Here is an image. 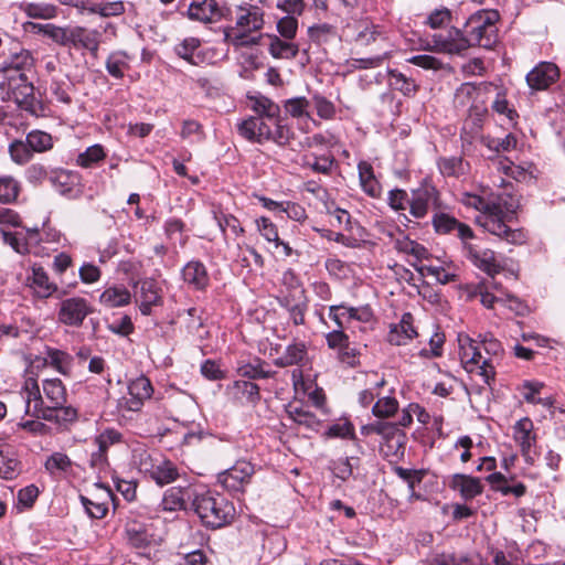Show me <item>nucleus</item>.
<instances>
[{
  "label": "nucleus",
  "instance_id": "nucleus-1",
  "mask_svg": "<svg viewBox=\"0 0 565 565\" xmlns=\"http://www.w3.org/2000/svg\"><path fill=\"white\" fill-rule=\"evenodd\" d=\"M264 11L254 4L239 6L235 10V26L224 31L225 42L235 49L259 44L264 26Z\"/></svg>",
  "mask_w": 565,
  "mask_h": 565
},
{
  "label": "nucleus",
  "instance_id": "nucleus-2",
  "mask_svg": "<svg viewBox=\"0 0 565 565\" xmlns=\"http://www.w3.org/2000/svg\"><path fill=\"white\" fill-rule=\"evenodd\" d=\"M192 508L206 526L217 529L228 523L234 516V507L222 494L214 491L194 493Z\"/></svg>",
  "mask_w": 565,
  "mask_h": 565
},
{
  "label": "nucleus",
  "instance_id": "nucleus-3",
  "mask_svg": "<svg viewBox=\"0 0 565 565\" xmlns=\"http://www.w3.org/2000/svg\"><path fill=\"white\" fill-rule=\"evenodd\" d=\"M499 19L497 11H479L472 14L465 23V42L459 47L481 46L491 49L497 43Z\"/></svg>",
  "mask_w": 565,
  "mask_h": 565
},
{
  "label": "nucleus",
  "instance_id": "nucleus-4",
  "mask_svg": "<svg viewBox=\"0 0 565 565\" xmlns=\"http://www.w3.org/2000/svg\"><path fill=\"white\" fill-rule=\"evenodd\" d=\"M33 77L34 73L4 71L0 81V89L9 100H13L20 108L32 110L36 102Z\"/></svg>",
  "mask_w": 565,
  "mask_h": 565
},
{
  "label": "nucleus",
  "instance_id": "nucleus-5",
  "mask_svg": "<svg viewBox=\"0 0 565 565\" xmlns=\"http://www.w3.org/2000/svg\"><path fill=\"white\" fill-rule=\"evenodd\" d=\"M460 343V361L466 371L472 373L478 372L484 377L486 382L494 377V366L492 359H487L482 355L480 347L477 342L466 337L463 340L459 339Z\"/></svg>",
  "mask_w": 565,
  "mask_h": 565
},
{
  "label": "nucleus",
  "instance_id": "nucleus-6",
  "mask_svg": "<svg viewBox=\"0 0 565 565\" xmlns=\"http://www.w3.org/2000/svg\"><path fill=\"white\" fill-rule=\"evenodd\" d=\"M503 211L500 205L488 214L480 215L477 222L489 233L511 244H522L525 236L521 230H512L502 221Z\"/></svg>",
  "mask_w": 565,
  "mask_h": 565
},
{
  "label": "nucleus",
  "instance_id": "nucleus-7",
  "mask_svg": "<svg viewBox=\"0 0 565 565\" xmlns=\"http://www.w3.org/2000/svg\"><path fill=\"white\" fill-rule=\"evenodd\" d=\"M441 207L440 194L431 183L424 182L411 193L409 214L415 218H424L430 209Z\"/></svg>",
  "mask_w": 565,
  "mask_h": 565
},
{
  "label": "nucleus",
  "instance_id": "nucleus-8",
  "mask_svg": "<svg viewBox=\"0 0 565 565\" xmlns=\"http://www.w3.org/2000/svg\"><path fill=\"white\" fill-rule=\"evenodd\" d=\"M92 312L93 308L85 298L71 297L60 303L57 318L65 326L79 327Z\"/></svg>",
  "mask_w": 565,
  "mask_h": 565
},
{
  "label": "nucleus",
  "instance_id": "nucleus-9",
  "mask_svg": "<svg viewBox=\"0 0 565 565\" xmlns=\"http://www.w3.org/2000/svg\"><path fill=\"white\" fill-rule=\"evenodd\" d=\"M152 393L153 388L150 380L141 375L129 383V397H121L118 407L124 411L138 412L141 409L143 402L151 397Z\"/></svg>",
  "mask_w": 565,
  "mask_h": 565
},
{
  "label": "nucleus",
  "instance_id": "nucleus-10",
  "mask_svg": "<svg viewBox=\"0 0 565 565\" xmlns=\"http://www.w3.org/2000/svg\"><path fill=\"white\" fill-rule=\"evenodd\" d=\"M255 472L254 466L246 460H238L233 467L217 476L218 482L228 491H241L249 483Z\"/></svg>",
  "mask_w": 565,
  "mask_h": 565
},
{
  "label": "nucleus",
  "instance_id": "nucleus-11",
  "mask_svg": "<svg viewBox=\"0 0 565 565\" xmlns=\"http://www.w3.org/2000/svg\"><path fill=\"white\" fill-rule=\"evenodd\" d=\"M463 249L471 263L487 275L494 277L503 269L492 249L481 248L468 241L465 242Z\"/></svg>",
  "mask_w": 565,
  "mask_h": 565
},
{
  "label": "nucleus",
  "instance_id": "nucleus-12",
  "mask_svg": "<svg viewBox=\"0 0 565 565\" xmlns=\"http://www.w3.org/2000/svg\"><path fill=\"white\" fill-rule=\"evenodd\" d=\"M513 439L519 445L525 462L533 465L532 448L536 445L533 422L529 417L519 419L513 426Z\"/></svg>",
  "mask_w": 565,
  "mask_h": 565
},
{
  "label": "nucleus",
  "instance_id": "nucleus-13",
  "mask_svg": "<svg viewBox=\"0 0 565 565\" xmlns=\"http://www.w3.org/2000/svg\"><path fill=\"white\" fill-rule=\"evenodd\" d=\"M431 223L434 230L438 234L456 233V235L461 239L462 245L466 241L472 239L475 236L469 225L459 222L454 216L444 212H436L433 216Z\"/></svg>",
  "mask_w": 565,
  "mask_h": 565
},
{
  "label": "nucleus",
  "instance_id": "nucleus-14",
  "mask_svg": "<svg viewBox=\"0 0 565 565\" xmlns=\"http://www.w3.org/2000/svg\"><path fill=\"white\" fill-rule=\"evenodd\" d=\"M559 77V70L554 63L542 62L526 75V83L533 90L547 89Z\"/></svg>",
  "mask_w": 565,
  "mask_h": 565
},
{
  "label": "nucleus",
  "instance_id": "nucleus-15",
  "mask_svg": "<svg viewBox=\"0 0 565 565\" xmlns=\"http://www.w3.org/2000/svg\"><path fill=\"white\" fill-rule=\"evenodd\" d=\"M273 122L263 117H249L238 125L239 134L250 141L264 142L270 139Z\"/></svg>",
  "mask_w": 565,
  "mask_h": 565
},
{
  "label": "nucleus",
  "instance_id": "nucleus-16",
  "mask_svg": "<svg viewBox=\"0 0 565 565\" xmlns=\"http://www.w3.org/2000/svg\"><path fill=\"white\" fill-rule=\"evenodd\" d=\"M188 15L191 20L212 23L223 18L224 13L216 0H192L188 9Z\"/></svg>",
  "mask_w": 565,
  "mask_h": 565
},
{
  "label": "nucleus",
  "instance_id": "nucleus-17",
  "mask_svg": "<svg viewBox=\"0 0 565 565\" xmlns=\"http://www.w3.org/2000/svg\"><path fill=\"white\" fill-rule=\"evenodd\" d=\"M226 394L239 404L255 405L260 399L258 385L246 380L233 382L226 387Z\"/></svg>",
  "mask_w": 565,
  "mask_h": 565
},
{
  "label": "nucleus",
  "instance_id": "nucleus-18",
  "mask_svg": "<svg viewBox=\"0 0 565 565\" xmlns=\"http://www.w3.org/2000/svg\"><path fill=\"white\" fill-rule=\"evenodd\" d=\"M416 337L414 317L412 313L406 312L402 316L399 323L391 327L387 341L393 345H405Z\"/></svg>",
  "mask_w": 565,
  "mask_h": 565
},
{
  "label": "nucleus",
  "instance_id": "nucleus-19",
  "mask_svg": "<svg viewBox=\"0 0 565 565\" xmlns=\"http://www.w3.org/2000/svg\"><path fill=\"white\" fill-rule=\"evenodd\" d=\"M49 180L62 195L73 198L77 194L78 175L67 170L56 169L50 172Z\"/></svg>",
  "mask_w": 565,
  "mask_h": 565
},
{
  "label": "nucleus",
  "instance_id": "nucleus-20",
  "mask_svg": "<svg viewBox=\"0 0 565 565\" xmlns=\"http://www.w3.org/2000/svg\"><path fill=\"white\" fill-rule=\"evenodd\" d=\"M465 26L462 29L451 28L447 36L441 34L433 35L435 51L445 53H460L468 47H459L465 42Z\"/></svg>",
  "mask_w": 565,
  "mask_h": 565
},
{
  "label": "nucleus",
  "instance_id": "nucleus-21",
  "mask_svg": "<svg viewBox=\"0 0 565 565\" xmlns=\"http://www.w3.org/2000/svg\"><path fill=\"white\" fill-rule=\"evenodd\" d=\"M450 486L454 490L459 491L465 500L473 499L483 491V486L479 478L462 473L455 475Z\"/></svg>",
  "mask_w": 565,
  "mask_h": 565
},
{
  "label": "nucleus",
  "instance_id": "nucleus-22",
  "mask_svg": "<svg viewBox=\"0 0 565 565\" xmlns=\"http://www.w3.org/2000/svg\"><path fill=\"white\" fill-rule=\"evenodd\" d=\"M102 493L95 499L81 495V502L83 503L86 512L93 519H103L108 512L109 500L113 499V492L110 489L100 486Z\"/></svg>",
  "mask_w": 565,
  "mask_h": 565
},
{
  "label": "nucleus",
  "instance_id": "nucleus-23",
  "mask_svg": "<svg viewBox=\"0 0 565 565\" xmlns=\"http://www.w3.org/2000/svg\"><path fill=\"white\" fill-rule=\"evenodd\" d=\"M46 408H57L66 404L67 394L63 382L60 379H46L42 383Z\"/></svg>",
  "mask_w": 565,
  "mask_h": 565
},
{
  "label": "nucleus",
  "instance_id": "nucleus-24",
  "mask_svg": "<svg viewBox=\"0 0 565 565\" xmlns=\"http://www.w3.org/2000/svg\"><path fill=\"white\" fill-rule=\"evenodd\" d=\"M83 47L96 54L98 51V32L82 26H73L70 32V46Z\"/></svg>",
  "mask_w": 565,
  "mask_h": 565
},
{
  "label": "nucleus",
  "instance_id": "nucleus-25",
  "mask_svg": "<svg viewBox=\"0 0 565 565\" xmlns=\"http://www.w3.org/2000/svg\"><path fill=\"white\" fill-rule=\"evenodd\" d=\"M184 282L194 289L202 290L209 285V275L205 266L199 260L189 262L182 269Z\"/></svg>",
  "mask_w": 565,
  "mask_h": 565
},
{
  "label": "nucleus",
  "instance_id": "nucleus-26",
  "mask_svg": "<svg viewBox=\"0 0 565 565\" xmlns=\"http://www.w3.org/2000/svg\"><path fill=\"white\" fill-rule=\"evenodd\" d=\"M25 403V414L38 419L51 418V411L45 406L40 388L21 393Z\"/></svg>",
  "mask_w": 565,
  "mask_h": 565
},
{
  "label": "nucleus",
  "instance_id": "nucleus-27",
  "mask_svg": "<svg viewBox=\"0 0 565 565\" xmlns=\"http://www.w3.org/2000/svg\"><path fill=\"white\" fill-rule=\"evenodd\" d=\"M21 471L20 462L9 445H0V477L12 480Z\"/></svg>",
  "mask_w": 565,
  "mask_h": 565
},
{
  "label": "nucleus",
  "instance_id": "nucleus-28",
  "mask_svg": "<svg viewBox=\"0 0 565 565\" xmlns=\"http://www.w3.org/2000/svg\"><path fill=\"white\" fill-rule=\"evenodd\" d=\"M190 489L172 487L164 492L162 508L166 511H178L185 508L186 500L193 498Z\"/></svg>",
  "mask_w": 565,
  "mask_h": 565
},
{
  "label": "nucleus",
  "instance_id": "nucleus-29",
  "mask_svg": "<svg viewBox=\"0 0 565 565\" xmlns=\"http://www.w3.org/2000/svg\"><path fill=\"white\" fill-rule=\"evenodd\" d=\"M179 472L177 466L166 459L164 457L157 456V466L151 475V479L159 486H166L177 480Z\"/></svg>",
  "mask_w": 565,
  "mask_h": 565
},
{
  "label": "nucleus",
  "instance_id": "nucleus-30",
  "mask_svg": "<svg viewBox=\"0 0 565 565\" xmlns=\"http://www.w3.org/2000/svg\"><path fill=\"white\" fill-rule=\"evenodd\" d=\"M387 73L388 85L392 89L398 90L407 97L414 96L418 92L419 86L412 77L406 76L404 73L397 70H388Z\"/></svg>",
  "mask_w": 565,
  "mask_h": 565
},
{
  "label": "nucleus",
  "instance_id": "nucleus-31",
  "mask_svg": "<svg viewBox=\"0 0 565 565\" xmlns=\"http://www.w3.org/2000/svg\"><path fill=\"white\" fill-rule=\"evenodd\" d=\"M129 544L136 548H146L154 541V535L140 523H131L126 529Z\"/></svg>",
  "mask_w": 565,
  "mask_h": 565
},
{
  "label": "nucleus",
  "instance_id": "nucleus-32",
  "mask_svg": "<svg viewBox=\"0 0 565 565\" xmlns=\"http://www.w3.org/2000/svg\"><path fill=\"white\" fill-rule=\"evenodd\" d=\"M31 287L41 298H47L57 290L56 285L50 281L46 271L35 265L32 267Z\"/></svg>",
  "mask_w": 565,
  "mask_h": 565
},
{
  "label": "nucleus",
  "instance_id": "nucleus-33",
  "mask_svg": "<svg viewBox=\"0 0 565 565\" xmlns=\"http://www.w3.org/2000/svg\"><path fill=\"white\" fill-rule=\"evenodd\" d=\"M73 358L65 351L47 348L44 364L51 365L62 375H70Z\"/></svg>",
  "mask_w": 565,
  "mask_h": 565
},
{
  "label": "nucleus",
  "instance_id": "nucleus-34",
  "mask_svg": "<svg viewBox=\"0 0 565 565\" xmlns=\"http://www.w3.org/2000/svg\"><path fill=\"white\" fill-rule=\"evenodd\" d=\"M44 467L52 477L61 478L72 470L73 462L66 454L56 451L46 458Z\"/></svg>",
  "mask_w": 565,
  "mask_h": 565
},
{
  "label": "nucleus",
  "instance_id": "nucleus-35",
  "mask_svg": "<svg viewBox=\"0 0 565 565\" xmlns=\"http://www.w3.org/2000/svg\"><path fill=\"white\" fill-rule=\"evenodd\" d=\"M160 295L157 284L152 279H147L140 284V310L143 315H149L151 307L160 302Z\"/></svg>",
  "mask_w": 565,
  "mask_h": 565
},
{
  "label": "nucleus",
  "instance_id": "nucleus-36",
  "mask_svg": "<svg viewBox=\"0 0 565 565\" xmlns=\"http://www.w3.org/2000/svg\"><path fill=\"white\" fill-rule=\"evenodd\" d=\"M358 168L360 182L364 192L372 198L380 196L381 186L374 177L372 166L365 161H362L359 163Z\"/></svg>",
  "mask_w": 565,
  "mask_h": 565
},
{
  "label": "nucleus",
  "instance_id": "nucleus-37",
  "mask_svg": "<svg viewBox=\"0 0 565 565\" xmlns=\"http://www.w3.org/2000/svg\"><path fill=\"white\" fill-rule=\"evenodd\" d=\"M268 51L275 58L291 60L298 55L299 47L292 42L282 41L277 35H273L270 36Z\"/></svg>",
  "mask_w": 565,
  "mask_h": 565
},
{
  "label": "nucleus",
  "instance_id": "nucleus-38",
  "mask_svg": "<svg viewBox=\"0 0 565 565\" xmlns=\"http://www.w3.org/2000/svg\"><path fill=\"white\" fill-rule=\"evenodd\" d=\"M363 435L377 434L383 441L395 438L397 435H406L397 425L387 422H374L362 427Z\"/></svg>",
  "mask_w": 565,
  "mask_h": 565
},
{
  "label": "nucleus",
  "instance_id": "nucleus-39",
  "mask_svg": "<svg viewBox=\"0 0 565 565\" xmlns=\"http://www.w3.org/2000/svg\"><path fill=\"white\" fill-rule=\"evenodd\" d=\"M99 301L107 308L126 306L130 302V292L124 287H109L100 295Z\"/></svg>",
  "mask_w": 565,
  "mask_h": 565
},
{
  "label": "nucleus",
  "instance_id": "nucleus-40",
  "mask_svg": "<svg viewBox=\"0 0 565 565\" xmlns=\"http://www.w3.org/2000/svg\"><path fill=\"white\" fill-rule=\"evenodd\" d=\"M385 41V38L377 25L363 23L354 38L358 46H369Z\"/></svg>",
  "mask_w": 565,
  "mask_h": 565
},
{
  "label": "nucleus",
  "instance_id": "nucleus-41",
  "mask_svg": "<svg viewBox=\"0 0 565 565\" xmlns=\"http://www.w3.org/2000/svg\"><path fill=\"white\" fill-rule=\"evenodd\" d=\"M21 192V183L12 175L0 177V203L12 204L17 202Z\"/></svg>",
  "mask_w": 565,
  "mask_h": 565
},
{
  "label": "nucleus",
  "instance_id": "nucleus-42",
  "mask_svg": "<svg viewBox=\"0 0 565 565\" xmlns=\"http://www.w3.org/2000/svg\"><path fill=\"white\" fill-rule=\"evenodd\" d=\"M252 109L257 114L256 117L266 118L273 121L280 116V107L265 96H258L250 99Z\"/></svg>",
  "mask_w": 565,
  "mask_h": 565
},
{
  "label": "nucleus",
  "instance_id": "nucleus-43",
  "mask_svg": "<svg viewBox=\"0 0 565 565\" xmlns=\"http://www.w3.org/2000/svg\"><path fill=\"white\" fill-rule=\"evenodd\" d=\"M11 160L19 164L24 166L33 158V151L29 147L28 139H13L8 147Z\"/></svg>",
  "mask_w": 565,
  "mask_h": 565
},
{
  "label": "nucleus",
  "instance_id": "nucleus-44",
  "mask_svg": "<svg viewBox=\"0 0 565 565\" xmlns=\"http://www.w3.org/2000/svg\"><path fill=\"white\" fill-rule=\"evenodd\" d=\"M29 147L33 153H43L51 150L54 146L53 137L43 130L34 129L26 134Z\"/></svg>",
  "mask_w": 565,
  "mask_h": 565
},
{
  "label": "nucleus",
  "instance_id": "nucleus-45",
  "mask_svg": "<svg viewBox=\"0 0 565 565\" xmlns=\"http://www.w3.org/2000/svg\"><path fill=\"white\" fill-rule=\"evenodd\" d=\"M20 71V73H34L33 57L28 51H21L15 54L10 63H3L0 65L1 75H4V71Z\"/></svg>",
  "mask_w": 565,
  "mask_h": 565
},
{
  "label": "nucleus",
  "instance_id": "nucleus-46",
  "mask_svg": "<svg viewBox=\"0 0 565 565\" xmlns=\"http://www.w3.org/2000/svg\"><path fill=\"white\" fill-rule=\"evenodd\" d=\"M20 71V73H34L33 57L28 51H21L15 54L10 63H3L0 65L1 75H4V71Z\"/></svg>",
  "mask_w": 565,
  "mask_h": 565
},
{
  "label": "nucleus",
  "instance_id": "nucleus-47",
  "mask_svg": "<svg viewBox=\"0 0 565 565\" xmlns=\"http://www.w3.org/2000/svg\"><path fill=\"white\" fill-rule=\"evenodd\" d=\"M306 355V347L303 343H295L287 347L282 356L274 361L275 365L285 367L300 363Z\"/></svg>",
  "mask_w": 565,
  "mask_h": 565
},
{
  "label": "nucleus",
  "instance_id": "nucleus-48",
  "mask_svg": "<svg viewBox=\"0 0 565 565\" xmlns=\"http://www.w3.org/2000/svg\"><path fill=\"white\" fill-rule=\"evenodd\" d=\"M308 35L312 42L323 44L337 38L338 32L334 25L318 23L308 29Z\"/></svg>",
  "mask_w": 565,
  "mask_h": 565
},
{
  "label": "nucleus",
  "instance_id": "nucleus-49",
  "mask_svg": "<svg viewBox=\"0 0 565 565\" xmlns=\"http://www.w3.org/2000/svg\"><path fill=\"white\" fill-rule=\"evenodd\" d=\"M406 435H397L395 438L381 444V452L386 458L399 459L404 456Z\"/></svg>",
  "mask_w": 565,
  "mask_h": 565
},
{
  "label": "nucleus",
  "instance_id": "nucleus-50",
  "mask_svg": "<svg viewBox=\"0 0 565 565\" xmlns=\"http://www.w3.org/2000/svg\"><path fill=\"white\" fill-rule=\"evenodd\" d=\"M288 414L295 423L306 426L307 428L315 430L320 426V420L316 415L303 407L290 406Z\"/></svg>",
  "mask_w": 565,
  "mask_h": 565
},
{
  "label": "nucleus",
  "instance_id": "nucleus-51",
  "mask_svg": "<svg viewBox=\"0 0 565 565\" xmlns=\"http://www.w3.org/2000/svg\"><path fill=\"white\" fill-rule=\"evenodd\" d=\"M266 362L256 360L255 363H245L238 367V373L243 377L250 380L255 379H269L274 372L265 369Z\"/></svg>",
  "mask_w": 565,
  "mask_h": 565
},
{
  "label": "nucleus",
  "instance_id": "nucleus-52",
  "mask_svg": "<svg viewBox=\"0 0 565 565\" xmlns=\"http://www.w3.org/2000/svg\"><path fill=\"white\" fill-rule=\"evenodd\" d=\"M395 248L401 253L414 256L416 260H422L428 256V250L423 245L408 237L396 239Z\"/></svg>",
  "mask_w": 565,
  "mask_h": 565
},
{
  "label": "nucleus",
  "instance_id": "nucleus-53",
  "mask_svg": "<svg viewBox=\"0 0 565 565\" xmlns=\"http://www.w3.org/2000/svg\"><path fill=\"white\" fill-rule=\"evenodd\" d=\"M23 11L33 19H52L56 17L57 8L49 3H25Z\"/></svg>",
  "mask_w": 565,
  "mask_h": 565
},
{
  "label": "nucleus",
  "instance_id": "nucleus-54",
  "mask_svg": "<svg viewBox=\"0 0 565 565\" xmlns=\"http://www.w3.org/2000/svg\"><path fill=\"white\" fill-rule=\"evenodd\" d=\"M273 122V128L270 132V139L279 146H286L294 137V132L290 127L284 124L280 116L276 118Z\"/></svg>",
  "mask_w": 565,
  "mask_h": 565
},
{
  "label": "nucleus",
  "instance_id": "nucleus-55",
  "mask_svg": "<svg viewBox=\"0 0 565 565\" xmlns=\"http://www.w3.org/2000/svg\"><path fill=\"white\" fill-rule=\"evenodd\" d=\"M481 143L495 152L511 151L516 147V139L512 134H508L503 139L482 137Z\"/></svg>",
  "mask_w": 565,
  "mask_h": 565
},
{
  "label": "nucleus",
  "instance_id": "nucleus-56",
  "mask_svg": "<svg viewBox=\"0 0 565 565\" xmlns=\"http://www.w3.org/2000/svg\"><path fill=\"white\" fill-rule=\"evenodd\" d=\"M51 411V418H43L47 422H54L58 425H66L77 419V411L72 406H58L57 408H47Z\"/></svg>",
  "mask_w": 565,
  "mask_h": 565
},
{
  "label": "nucleus",
  "instance_id": "nucleus-57",
  "mask_svg": "<svg viewBox=\"0 0 565 565\" xmlns=\"http://www.w3.org/2000/svg\"><path fill=\"white\" fill-rule=\"evenodd\" d=\"M105 158L104 149L100 145L88 147L84 152L79 153L76 162L83 168H90Z\"/></svg>",
  "mask_w": 565,
  "mask_h": 565
},
{
  "label": "nucleus",
  "instance_id": "nucleus-58",
  "mask_svg": "<svg viewBox=\"0 0 565 565\" xmlns=\"http://www.w3.org/2000/svg\"><path fill=\"white\" fill-rule=\"evenodd\" d=\"M41 31L52 39L55 43L70 46V32L71 28H61L54 24H44L41 26Z\"/></svg>",
  "mask_w": 565,
  "mask_h": 565
},
{
  "label": "nucleus",
  "instance_id": "nucleus-59",
  "mask_svg": "<svg viewBox=\"0 0 565 565\" xmlns=\"http://www.w3.org/2000/svg\"><path fill=\"white\" fill-rule=\"evenodd\" d=\"M394 472L396 473L397 477L407 482L412 497H415V487L416 484L422 482L424 478V471L406 469L403 467H395Z\"/></svg>",
  "mask_w": 565,
  "mask_h": 565
},
{
  "label": "nucleus",
  "instance_id": "nucleus-60",
  "mask_svg": "<svg viewBox=\"0 0 565 565\" xmlns=\"http://www.w3.org/2000/svg\"><path fill=\"white\" fill-rule=\"evenodd\" d=\"M200 40L195 38H189L175 47V52L183 60L192 64H198L195 61V52L200 47Z\"/></svg>",
  "mask_w": 565,
  "mask_h": 565
},
{
  "label": "nucleus",
  "instance_id": "nucleus-61",
  "mask_svg": "<svg viewBox=\"0 0 565 565\" xmlns=\"http://www.w3.org/2000/svg\"><path fill=\"white\" fill-rule=\"evenodd\" d=\"M297 14H287L277 22V31L286 40H292L297 34L298 20Z\"/></svg>",
  "mask_w": 565,
  "mask_h": 565
},
{
  "label": "nucleus",
  "instance_id": "nucleus-62",
  "mask_svg": "<svg viewBox=\"0 0 565 565\" xmlns=\"http://www.w3.org/2000/svg\"><path fill=\"white\" fill-rule=\"evenodd\" d=\"M398 403L394 397L380 398L373 406L372 412L379 418H386L395 414Z\"/></svg>",
  "mask_w": 565,
  "mask_h": 565
},
{
  "label": "nucleus",
  "instance_id": "nucleus-63",
  "mask_svg": "<svg viewBox=\"0 0 565 565\" xmlns=\"http://www.w3.org/2000/svg\"><path fill=\"white\" fill-rule=\"evenodd\" d=\"M257 228L260 235L268 242H274L276 247H279V235L276 225L268 217H260L256 220Z\"/></svg>",
  "mask_w": 565,
  "mask_h": 565
},
{
  "label": "nucleus",
  "instance_id": "nucleus-64",
  "mask_svg": "<svg viewBox=\"0 0 565 565\" xmlns=\"http://www.w3.org/2000/svg\"><path fill=\"white\" fill-rule=\"evenodd\" d=\"M387 202L394 211H405L411 209V196L405 190L394 189L388 192Z\"/></svg>",
  "mask_w": 565,
  "mask_h": 565
}]
</instances>
